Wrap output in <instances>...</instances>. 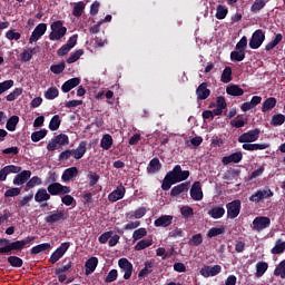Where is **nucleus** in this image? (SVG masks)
I'll return each instance as SVG.
<instances>
[{
	"instance_id": "f257e3e1",
	"label": "nucleus",
	"mask_w": 285,
	"mask_h": 285,
	"mask_svg": "<svg viewBox=\"0 0 285 285\" xmlns=\"http://www.w3.org/2000/svg\"><path fill=\"white\" fill-rule=\"evenodd\" d=\"M50 29V41H60V39H63L66 37V33L68 32V29L63 27V22L61 20L52 22Z\"/></svg>"
},
{
	"instance_id": "f03ea898",
	"label": "nucleus",
	"mask_w": 285,
	"mask_h": 285,
	"mask_svg": "<svg viewBox=\"0 0 285 285\" xmlns=\"http://www.w3.org/2000/svg\"><path fill=\"white\" fill-rule=\"evenodd\" d=\"M174 184H179V181H186L190 177V171L181 170V166L176 165L171 171L166 175Z\"/></svg>"
},
{
	"instance_id": "7ed1b4c3",
	"label": "nucleus",
	"mask_w": 285,
	"mask_h": 285,
	"mask_svg": "<svg viewBox=\"0 0 285 285\" xmlns=\"http://www.w3.org/2000/svg\"><path fill=\"white\" fill-rule=\"evenodd\" d=\"M271 227V219L266 216H257L252 223V230L255 233H262L266 228Z\"/></svg>"
},
{
	"instance_id": "20e7f679",
	"label": "nucleus",
	"mask_w": 285,
	"mask_h": 285,
	"mask_svg": "<svg viewBox=\"0 0 285 285\" xmlns=\"http://www.w3.org/2000/svg\"><path fill=\"white\" fill-rule=\"evenodd\" d=\"M273 190L271 188L265 187L263 189H258L256 193H254L249 197V202H253L254 204H259V202H264V199H271L273 197Z\"/></svg>"
},
{
	"instance_id": "39448f33",
	"label": "nucleus",
	"mask_w": 285,
	"mask_h": 285,
	"mask_svg": "<svg viewBox=\"0 0 285 285\" xmlns=\"http://www.w3.org/2000/svg\"><path fill=\"white\" fill-rule=\"evenodd\" d=\"M47 190L53 197L57 195H70V187L61 185V183H51L48 185Z\"/></svg>"
},
{
	"instance_id": "423d86ee",
	"label": "nucleus",
	"mask_w": 285,
	"mask_h": 285,
	"mask_svg": "<svg viewBox=\"0 0 285 285\" xmlns=\"http://www.w3.org/2000/svg\"><path fill=\"white\" fill-rule=\"evenodd\" d=\"M266 40V33L262 31V29L256 30L249 40V48L252 50H257V48L262 47V43Z\"/></svg>"
},
{
	"instance_id": "0eeeda50",
	"label": "nucleus",
	"mask_w": 285,
	"mask_h": 285,
	"mask_svg": "<svg viewBox=\"0 0 285 285\" xmlns=\"http://www.w3.org/2000/svg\"><path fill=\"white\" fill-rule=\"evenodd\" d=\"M227 217L229 219H235L239 217V213L242 210V200H233L232 203H228L227 206Z\"/></svg>"
},
{
	"instance_id": "6e6552de",
	"label": "nucleus",
	"mask_w": 285,
	"mask_h": 285,
	"mask_svg": "<svg viewBox=\"0 0 285 285\" xmlns=\"http://www.w3.org/2000/svg\"><path fill=\"white\" fill-rule=\"evenodd\" d=\"M259 139V129L248 130L238 137L239 144H253Z\"/></svg>"
},
{
	"instance_id": "1a4fd4ad",
	"label": "nucleus",
	"mask_w": 285,
	"mask_h": 285,
	"mask_svg": "<svg viewBox=\"0 0 285 285\" xmlns=\"http://www.w3.org/2000/svg\"><path fill=\"white\" fill-rule=\"evenodd\" d=\"M68 248H70V243H62L50 256L49 262L51 264H57L66 253H68Z\"/></svg>"
},
{
	"instance_id": "9d476101",
	"label": "nucleus",
	"mask_w": 285,
	"mask_h": 285,
	"mask_svg": "<svg viewBox=\"0 0 285 285\" xmlns=\"http://www.w3.org/2000/svg\"><path fill=\"white\" fill-rule=\"evenodd\" d=\"M46 30H48V24L39 23L32 31L29 38V43H37V40H39L46 35Z\"/></svg>"
},
{
	"instance_id": "9b49d317",
	"label": "nucleus",
	"mask_w": 285,
	"mask_h": 285,
	"mask_svg": "<svg viewBox=\"0 0 285 285\" xmlns=\"http://www.w3.org/2000/svg\"><path fill=\"white\" fill-rule=\"evenodd\" d=\"M118 266L122 271L124 279H130L132 277V263L128 261V258H120L118 261Z\"/></svg>"
},
{
	"instance_id": "f8f14e48",
	"label": "nucleus",
	"mask_w": 285,
	"mask_h": 285,
	"mask_svg": "<svg viewBox=\"0 0 285 285\" xmlns=\"http://www.w3.org/2000/svg\"><path fill=\"white\" fill-rule=\"evenodd\" d=\"M66 220V212L63 210H57L53 212L51 215L47 216L45 218L46 224H59V222H65Z\"/></svg>"
},
{
	"instance_id": "ddd939ff",
	"label": "nucleus",
	"mask_w": 285,
	"mask_h": 285,
	"mask_svg": "<svg viewBox=\"0 0 285 285\" xmlns=\"http://www.w3.org/2000/svg\"><path fill=\"white\" fill-rule=\"evenodd\" d=\"M190 197L194 202H202L204 199V191L202 190V183L195 181L190 188Z\"/></svg>"
},
{
	"instance_id": "4468645a",
	"label": "nucleus",
	"mask_w": 285,
	"mask_h": 285,
	"mask_svg": "<svg viewBox=\"0 0 285 285\" xmlns=\"http://www.w3.org/2000/svg\"><path fill=\"white\" fill-rule=\"evenodd\" d=\"M222 273V266L220 265H214V266H205L200 269V275L203 277H215Z\"/></svg>"
},
{
	"instance_id": "2eb2a0df",
	"label": "nucleus",
	"mask_w": 285,
	"mask_h": 285,
	"mask_svg": "<svg viewBox=\"0 0 285 285\" xmlns=\"http://www.w3.org/2000/svg\"><path fill=\"white\" fill-rule=\"evenodd\" d=\"M125 196H126V187H124V185H119L114 191H111L108 195V199L111 203H115V202H119V199H124Z\"/></svg>"
},
{
	"instance_id": "dca6fc26",
	"label": "nucleus",
	"mask_w": 285,
	"mask_h": 285,
	"mask_svg": "<svg viewBox=\"0 0 285 285\" xmlns=\"http://www.w3.org/2000/svg\"><path fill=\"white\" fill-rule=\"evenodd\" d=\"M244 159V154L242 151H236L229 156H225L222 158V163L224 166H228V164H239Z\"/></svg>"
},
{
	"instance_id": "f3484780",
	"label": "nucleus",
	"mask_w": 285,
	"mask_h": 285,
	"mask_svg": "<svg viewBox=\"0 0 285 285\" xmlns=\"http://www.w3.org/2000/svg\"><path fill=\"white\" fill-rule=\"evenodd\" d=\"M173 215H163L154 222L156 228H168L173 224Z\"/></svg>"
},
{
	"instance_id": "a211bd4d",
	"label": "nucleus",
	"mask_w": 285,
	"mask_h": 285,
	"mask_svg": "<svg viewBox=\"0 0 285 285\" xmlns=\"http://www.w3.org/2000/svg\"><path fill=\"white\" fill-rule=\"evenodd\" d=\"M32 177V171L30 170H23L20 174L16 175L13 178V185L14 186H23L28 179Z\"/></svg>"
},
{
	"instance_id": "6ab92c4d",
	"label": "nucleus",
	"mask_w": 285,
	"mask_h": 285,
	"mask_svg": "<svg viewBox=\"0 0 285 285\" xmlns=\"http://www.w3.org/2000/svg\"><path fill=\"white\" fill-rule=\"evenodd\" d=\"M197 99L200 101H204L205 99H208L210 97V89H208V83L203 82L198 86L196 89Z\"/></svg>"
},
{
	"instance_id": "aec40b11",
	"label": "nucleus",
	"mask_w": 285,
	"mask_h": 285,
	"mask_svg": "<svg viewBox=\"0 0 285 285\" xmlns=\"http://www.w3.org/2000/svg\"><path fill=\"white\" fill-rule=\"evenodd\" d=\"M30 242H35L33 236H28L26 239L9 243V246H11V250H22V248H26Z\"/></svg>"
},
{
	"instance_id": "412c9836",
	"label": "nucleus",
	"mask_w": 285,
	"mask_h": 285,
	"mask_svg": "<svg viewBox=\"0 0 285 285\" xmlns=\"http://www.w3.org/2000/svg\"><path fill=\"white\" fill-rule=\"evenodd\" d=\"M35 202H37V204L50 202V193L48 191V189L39 188L35 195Z\"/></svg>"
},
{
	"instance_id": "4be33fe9",
	"label": "nucleus",
	"mask_w": 285,
	"mask_h": 285,
	"mask_svg": "<svg viewBox=\"0 0 285 285\" xmlns=\"http://www.w3.org/2000/svg\"><path fill=\"white\" fill-rule=\"evenodd\" d=\"M77 175H79V169L77 167H70L65 169V171L62 173L61 179L65 183L72 181V179H75Z\"/></svg>"
},
{
	"instance_id": "5701e85b",
	"label": "nucleus",
	"mask_w": 285,
	"mask_h": 285,
	"mask_svg": "<svg viewBox=\"0 0 285 285\" xmlns=\"http://www.w3.org/2000/svg\"><path fill=\"white\" fill-rule=\"evenodd\" d=\"M207 215H209L212 219H222V217L226 215V209L222 206H214L207 212Z\"/></svg>"
},
{
	"instance_id": "b1692460",
	"label": "nucleus",
	"mask_w": 285,
	"mask_h": 285,
	"mask_svg": "<svg viewBox=\"0 0 285 285\" xmlns=\"http://www.w3.org/2000/svg\"><path fill=\"white\" fill-rule=\"evenodd\" d=\"M99 264V258L90 257L85 264V273L86 275H92L94 271H97V266Z\"/></svg>"
},
{
	"instance_id": "393cba45",
	"label": "nucleus",
	"mask_w": 285,
	"mask_h": 285,
	"mask_svg": "<svg viewBox=\"0 0 285 285\" xmlns=\"http://www.w3.org/2000/svg\"><path fill=\"white\" fill-rule=\"evenodd\" d=\"M87 146L86 141H81L76 149H72L71 155L73 159H81L86 155Z\"/></svg>"
},
{
	"instance_id": "a878e982",
	"label": "nucleus",
	"mask_w": 285,
	"mask_h": 285,
	"mask_svg": "<svg viewBox=\"0 0 285 285\" xmlns=\"http://www.w3.org/2000/svg\"><path fill=\"white\" fill-rule=\"evenodd\" d=\"M267 148H271V144L263 142V144H243V150H266Z\"/></svg>"
},
{
	"instance_id": "bb28decb",
	"label": "nucleus",
	"mask_w": 285,
	"mask_h": 285,
	"mask_svg": "<svg viewBox=\"0 0 285 285\" xmlns=\"http://www.w3.org/2000/svg\"><path fill=\"white\" fill-rule=\"evenodd\" d=\"M79 83H81V79L71 78L62 85L61 90H62V92H70V90H72V88H77V86H79Z\"/></svg>"
},
{
	"instance_id": "cd10ccee",
	"label": "nucleus",
	"mask_w": 285,
	"mask_h": 285,
	"mask_svg": "<svg viewBox=\"0 0 285 285\" xmlns=\"http://www.w3.org/2000/svg\"><path fill=\"white\" fill-rule=\"evenodd\" d=\"M146 215V207H139L134 212L125 214L126 219H141Z\"/></svg>"
},
{
	"instance_id": "c85d7f7f",
	"label": "nucleus",
	"mask_w": 285,
	"mask_h": 285,
	"mask_svg": "<svg viewBox=\"0 0 285 285\" xmlns=\"http://www.w3.org/2000/svg\"><path fill=\"white\" fill-rule=\"evenodd\" d=\"M226 98L224 96H218L216 98V108L214 109L216 114L222 115L227 108Z\"/></svg>"
},
{
	"instance_id": "c756f323",
	"label": "nucleus",
	"mask_w": 285,
	"mask_h": 285,
	"mask_svg": "<svg viewBox=\"0 0 285 285\" xmlns=\"http://www.w3.org/2000/svg\"><path fill=\"white\" fill-rule=\"evenodd\" d=\"M277 106V99L274 97L267 98L262 105V112H268V110H273Z\"/></svg>"
},
{
	"instance_id": "7c9ffc66",
	"label": "nucleus",
	"mask_w": 285,
	"mask_h": 285,
	"mask_svg": "<svg viewBox=\"0 0 285 285\" xmlns=\"http://www.w3.org/2000/svg\"><path fill=\"white\" fill-rule=\"evenodd\" d=\"M226 92L227 95H230V97H242V95H244V89L237 85H229L226 88Z\"/></svg>"
},
{
	"instance_id": "2f4dec72",
	"label": "nucleus",
	"mask_w": 285,
	"mask_h": 285,
	"mask_svg": "<svg viewBox=\"0 0 285 285\" xmlns=\"http://www.w3.org/2000/svg\"><path fill=\"white\" fill-rule=\"evenodd\" d=\"M52 246L50 243H42L40 245H36L31 248L32 255H39V253H46V250H50Z\"/></svg>"
},
{
	"instance_id": "473e14b6",
	"label": "nucleus",
	"mask_w": 285,
	"mask_h": 285,
	"mask_svg": "<svg viewBox=\"0 0 285 285\" xmlns=\"http://www.w3.org/2000/svg\"><path fill=\"white\" fill-rule=\"evenodd\" d=\"M181 193H188V184L181 183L173 187L170 195L171 197H177V195H181Z\"/></svg>"
},
{
	"instance_id": "72a5a7b5",
	"label": "nucleus",
	"mask_w": 285,
	"mask_h": 285,
	"mask_svg": "<svg viewBox=\"0 0 285 285\" xmlns=\"http://www.w3.org/2000/svg\"><path fill=\"white\" fill-rule=\"evenodd\" d=\"M216 19H218L219 21L226 19V17H228V8L224 4H218L216 7V14H215Z\"/></svg>"
},
{
	"instance_id": "f704fd0d",
	"label": "nucleus",
	"mask_w": 285,
	"mask_h": 285,
	"mask_svg": "<svg viewBox=\"0 0 285 285\" xmlns=\"http://www.w3.org/2000/svg\"><path fill=\"white\" fill-rule=\"evenodd\" d=\"M226 233V227L220 226V227H212L207 232V237L209 239H213V237H219V235H224Z\"/></svg>"
},
{
	"instance_id": "c9c22d12",
	"label": "nucleus",
	"mask_w": 285,
	"mask_h": 285,
	"mask_svg": "<svg viewBox=\"0 0 285 285\" xmlns=\"http://www.w3.org/2000/svg\"><path fill=\"white\" fill-rule=\"evenodd\" d=\"M161 170V163L158 158H154L149 161V166L147 167V171L150 174L159 173Z\"/></svg>"
},
{
	"instance_id": "e433bc0d",
	"label": "nucleus",
	"mask_w": 285,
	"mask_h": 285,
	"mask_svg": "<svg viewBox=\"0 0 285 285\" xmlns=\"http://www.w3.org/2000/svg\"><path fill=\"white\" fill-rule=\"evenodd\" d=\"M19 124V116H11L7 120L6 128L9 132H14L17 130V125Z\"/></svg>"
},
{
	"instance_id": "4c0bfd02",
	"label": "nucleus",
	"mask_w": 285,
	"mask_h": 285,
	"mask_svg": "<svg viewBox=\"0 0 285 285\" xmlns=\"http://www.w3.org/2000/svg\"><path fill=\"white\" fill-rule=\"evenodd\" d=\"M220 81L223 83H230V81H233V69L230 67H226L223 70V73L220 76Z\"/></svg>"
},
{
	"instance_id": "58836bf2",
	"label": "nucleus",
	"mask_w": 285,
	"mask_h": 285,
	"mask_svg": "<svg viewBox=\"0 0 285 285\" xmlns=\"http://www.w3.org/2000/svg\"><path fill=\"white\" fill-rule=\"evenodd\" d=\"M100 146L104 150H110L112 148V136L106 134L100 140Z\"/></svg>"
},
{
	"instance_id": "ea45409f",
	"label": "nucleus",
	"mask_w": 285,
	"mask_h": 285,
	"mask_svg": "<svg viewBox=\"0 0 285 285\" xmlns=\"http://www.w3.org/2000/svg\"><path fill=\"white\" fill-rule=\"evenodd\" d=\"M285 250V242L282 239H277L275 246L272 248V255H282Z\"/></svg>"
},
{
	"instance_id": "a19ab883",
	"label": "nucleus",
	"mask_w": 285,
	"mask_h": 285,
	"mask_svg": "<svg viewBox=\"0 0 285 285\" xmlns=\"http://www.w3.org/2000/svg\"><path fill=\"white\" fill-rule=\"evenodd\" d=\"M33 55H37V48H29L20 53V59L21 61L28 62L30 59H32Z\"/></svg>"
},
{
	"instance_id": "79ce46f5",
	"label": "nucleus",
	"mask_w": 285,
	"mask_h": 285,
	"mask_svg": "<svg viewBox=\"0 0 285 285\" xmlns=\"http://www.w3.org/2000/svg\"><path fill=\"white\" fill-rule=\"evenodd\" d=\"M264 8H266V0H255L250 7V12L257 14V12L264 10Z\"/></svg>"
},
{
	"instance_id": "37998d69",
	"label": "nucleus",
	"mask_w": 285,
	"mask_h": 285,
	"mask_svg": "<svg viewBox=\"0 0 285 285\" xmlns=\"http://www.w3.org/2000/svg\"><path fill=\"white\" fill-rule=\"evenodd\" d=\"M282 39H284V36H282V33H277L274 39L265 46V50L267 52L273 50V48H275L282 41Z\"/></svg>"
},
{
	"instance_id": "c03bdc74",
	"label": "nucleus",
	"mask_w": 285,
	"mask_h": 285,
	"mask_svg": "<svg viewBox=\"0 0 285 285\" xmlns=\"http://www.w3.org/2000/svg\"><path fill=\"white\" fill-rule=\"evenodd\" d=\"M59 97V89L57 87H50L45 92V99L52 100Z\"/></svg>"
},
{
	"instance_id": "a18cd8bd",
	"label": "nucleus",
	"mask_w": 285,
	"mask_h": 285,
	"mask_svg": "<svg viewBox=\"0 0 285 285\" xmlns=\"http://www.w3.org/2000/svg\"><path fill=\"white\" fill-rule=\"evenodd\" d=\"M21 95H23V88H16L6 97V99L7 101H14L19 99Z\"/></svg>"
},
{
	"instance_id": "49530a36",
	"label": "nucleus",
	"mask_w": 285,
	"mask_h": 285,
	"mask_svg": "<svg viewBox=\"0 0 285 285\" xmlns=\"http://www.w3.org/2000/svg\"><path fill=\"white\" fill-rule=\"evenodd\" d=\"M275 277H281L282 279H285V259L282 261L276 268L274 269Z\"/></svg>"
},
{
	"instance_id": "de8ad7c7",
	"label": "nucleus",
	"mask_w": 285,
	"mask_h": 285,
	"mask_svg": "<svg viewBox=\"0 0 285 285\" xmlns=\"http://www.w3.org/2000/svg\"><path fill=\"white\" fill-rule=\"evenodd\" d=\"M232 61H244L246 59V51L235 50L230 52Z\"/></svg>"
},
{
	"instance_id": "09e8293b",
	"label": "nucleus",
	"mask_w": 285,
	"mask_h": 285,
	"mask_svg": "<svg viewBox=\"0 0 285 285\" xmlns=\"http://www.w3.org/2000/svg\"><path fill=\"white\" fill-rule=\"evenodd\" d=\"M149 246H153V239H141L135 245V250H144L149 248Z\"/></svg>"
},
{
	"instance_id": "8fccbe9b",
	"label": "nucleus",
	"mask_w": 285,
	"mask_h": 285,
	"mask_svg": "<svg viewBox=\"0 0 285 285\" xmlns=\"http://www.w3.org/2000/svg\"><path fill=\"white\" fill-rule=\"evenodd\" d=\"M146 235H148V230H146L144 227H140L132 233V239L134 242H139V239H144Z\"/></svg>"
},
{
	"instance_id": "3c124183",
	"label": "nucleus",
	"mask_w": 285,
	"mask_h": 285,
	"mask_svg": "<svg viewBox=\"0 0 285 285\" xmlns=\"http://www.w3.org/2000/svg\"><path fill=\"white\" fill-rule=\"evenodd\" d=\"M59 126H61V117L55 115L49 122V129L52 131L59 130Z\"/></svg>"
},
{
	"instance_id": "603ef678",
	"label": "nucleus",
	"mask_w": 285,
	"mask_h": 285,
	"mask_svg": "<svg viewBox=\"0 0 285 285\" xmlns=\"http://www.w3.org/2000/svg\"><path fill=\"white\" fill-rule=\"evenodd\" d=\"M83 10H86V3H83V1H79L73 7V10H72L73 17H81V14H83Z\"/></svg>"
},
{
	"instance_id": "864d4df0",
	"label": "nucleus",
	"mask_w": 285,
	"mask_h": 285,
	"mask_svg": "<svg viewBox=\"0 0 285 285\" xmlns=\"http://www.w3.org/2000/svg\"><path fill=\"white\" fill-rule=\"evenodd\" d=\"M268 271V263L259 262L256 264V277H262Z\"/></svg>"
},
{
	"instance_id": "5fc2aeb1",
	"label": "nucleus",
	"mask_w": 285,
	"mask_h": 285,
	"mask_svg": "<svg viewBox=\"0 0 285 285\" xmlns=\"http://www.w3.org/2000/svg\"><path fill=\"white\" fill-rule=\"evenodd\" d=\"M285 121V116L282 114H276L272 117L271 125L277 128V126H282Z\"/></svg>"
},
{
	"instance_id": "6e6d98bb",
	"label": "nucleus",
	"mask_w": 285,
	"mask_h": 285,
	"mask_svg": "<svg viewBox=\"0 0 285 285\" xmlns=\"http://www.w3.org/2000/svg\"><path fill=\"white\" fill-rule=\"evenodd\" d=\"M41 184H43V181L41 180V178L39 176H33L27 184H26V188L27 190H30L31 188H35V186H41Z\"/></svg>"
},
{
	"instance_id": "4d7b16f0",
	"label": "nucleus",
	"mask_w": 285,
	"mask_h": 285,
	"mask_svg": "<svg viewBox=\"0 0 285 285\" xmlns=\"http://www.w3.org/2000/svg\"><path fill=\"white\" fill-rule=\"evenodd\" d=\"M46 135H48V130H46V129L35 131L31 134V140L35 144H37V141H41V139H43L46 137Z\"/></svg>"
},
{
	"instance_id": "13d9d810",
	"label": "nucleus",
	"mask_w": 285,
	"mask_h": 285,
	"mask_svg": "<svg viewBox=\"0 0 285 285\" xmlns=\"http://www.w3.org/2000/svg\"><path fill=\"white\" fill-rule=\"evenodd\" d=\"M8 262L10 266H13L14 268H21V266H23V259L18 256H9Z\"/></svg>"
},
{
	"instance_id": "bf43d9fd",
	"label": "nucleus",
	"mask_w": 285,
	"mask_h": 285,
	"mask_svg": "<svg viewBox=\"0 0 285 285\" xmlns=\"http://www.w3.org/2000/svg\"><path fill=\"white\" fill-rule=\"evenodd\" d=\"M82 55L83 51L81 49L76 50L69 56V58L67 59V63H75L76 61H79Z\"/></svg>"
},
{
	"instance_id": "052dcab7",
	"label": "nucleus",
	"mask_w": 285,
	"mask_h": 285,
	"mask_svg": "<svg viewBox=\"0 0 285 285\" xmlns=\"http://www.w3.org/2000/svg\"><path fill=\"white\" fill-rule=\"evenodd\" d=\"M14 86V80H4L0 82V95H3V92H8L10 88Z\"/></svg>"
},
{
	"instance_id": "680f3d73",
	"label": "nucleus",
	"mask_w": 285,
	"mask_h": 285,
	"mask_svg": "<svg viewBox=\"0 0 285 285\" xmlns=\"http://www.w3.org/2000/svg\"><path fill=\"white\" fill-rule=\"evenodd\" d=\"M203 242L204 237L202 236V234H196L189 239L188 244L189 246H202Z\"/></svg>"
},
{
	"instance_id": "e2e57ef3",
	"label": "nucleus",
	"mask_w": 285,
	"mask_h": 285,
	"mask_svg": "<svg viewBox=\"0 0 285 285\" xmlns=\"http://www.w3.org/2000/svg\"><path fill=\"white\" fill-rule=\"evenodd\" d=\"M56 144H58L59 146H68L69 144V139L68 136L66 134H60L56 137H53Z\"/></svg>"
},
{
	"instance_id": "0e129e2a",
	"label": "nucleus",
	"mask_w": 285,
	"mask_h": 285,
	"mask_svg": "<svg viewBox=\"0 0 285 285\" xmlns=\"http://www.w3.org/2000/svg\"><path fill=\"white\" fill-rule=\"evenodd\" d=\"M180 214L183 215V217H185V219H188L193 217V215H195V210L190 206H183L180 208Z\"/></svg>"
},
{
	"instance_id": "69168bd1",
	"label": "nucleus",
	"mask_w": 285,
	"mask_h": 285,
	"mask_svg": "<svg viewBox=\"0 0 285 285\" xmlns=\"http://www.w3.org/2000/svg\"><path fill=\"white\" fill-rule=\"evenodd\" d=\"M51 72H53V75H61V72H63V70H66V62H60L58 65H52L50 67Z\"/></svg>"
},
{
	"instance_id": "338daca9",
	"label": "nucleus",
	"mask_w": 285,
	"mask_h": 285,
	"mask_svg": "<svg viewBox=\"0 0 285 285\" xmlns=\"http://www.w3.org/2000/svg\"><path fill=\"white\" fill-rule=\"evenodd\" d=\"M150 273H153V263H146L145 268L139 272L138 277H146V275H150Z\"/></svg>"
},
{
	"instance_id": "774afa93",
	"label": "nucleus",
	"mask_w": 285,
	"mask_h": 285,
	"mask_svg": "<svg viewBox=\"0 0 285 285\" xmlns=\"http://www.w3.org/2000/svg\"><path fill=\"white\" fill-rule=\"evenodd\" d=\"M61 202L65 204V206H75V204H77L75 197L68 194H65V196L61 198Z\"/></svg>"
}]
</instances>
